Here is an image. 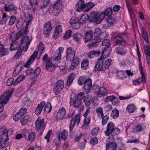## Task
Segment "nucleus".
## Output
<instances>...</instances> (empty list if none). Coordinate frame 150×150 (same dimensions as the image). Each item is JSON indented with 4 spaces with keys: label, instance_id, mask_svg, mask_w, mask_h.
<instances>
[{
    "label": "nucleus",
    "instance_id": "obj_51",
    "mask_svg": "<svg viewBox=\"0 0 150 150\" xmlns=\"http://www.w3.org/2000/svg\"><path fill=\"white\" fill-rule=\"evenodd\" d=\"M96 111L98 116H99L100 115L101 117H103L104 115L103 109L101 107H99L98 108L96 109Z\"/></svg>",
    "mask_w": 150,
    "mask_h": 150
},
{
    "label": "nucleus",
    "instance_id": "obj_22",
    "mask_svg": "<svg viewBox=\"0 0 150 150\" xmlns=\"http://www.w3.org/2000/svg\"><path fill=\"white\" fill-rule=\"evenodd\" d=\"M117 144L114 142L107 143L106 145V150H116Z\"/></svg>",
    "mask_w": 150,
    "mask_h": 150
},
{
    "label": "nucleus",
    "instance_id": "obj_44",
    "mask_svg": "<svg viewBox=\"0 0 150 150\" xmlns=\"http://www.w3.org/2000/svg\"><path fill=\"white\" fill-rule=\"evenodd\" d=\"M86 80V77L84 76H81L79 77L78 79V83L79 85L82 86Z\"/></svg>",
    "mask_w": 150,
    "mask_h": 150
},
{
    "label": "nucleus",
    "instance_id": "obj_64",
    "mask_svg": "<svg viewBox=\"0 0 150 150\" xmlns=\"http://www.w3.org/2000/svg\"><path fill=\"white\" fill-rule=\"evenodd\" d=\"M27 112V110L26 108H22L18 112L19 114L21 116L24 114H25Z\"/></svg>",
    "mask_w": 150,
    "mask_h": 150
},
{
    "label": "nucleus",
    "instance_id": "obj_57",
    "mask_svg": "<svg viewBox=\"0 0 150 150\" xmlns=\"http://www.w3.org/2000/svg\"><path fill=\"white\" fill-rule=\"evenodd\" d=\"M91 117H84L83 122V124L86 126H88L90 122Z\"/></svg>",
    "mask_w": 150,
    "mask_h": 150
},
{
    "label": "nucleus",
    "instance_id": "obj_52",
    "mask_svg": "<svg viewBox=\"0 0 150 150\" xmlns=\"http://www.w3.org/2000/svg\"><path fill=\"white\" fill-rule=\"evenodd\" d=\"M142 126L140 125H138L135 126L133 128V131L135 132H140L142 130Z\"/></svg>",
    "mask_w": 150,
    "mask_h": 150
},
{
    "label": "nucleus",
    "instance_id": "obj_62",
    "mask_svg": "<svg viewBox=\"0 0 150 150\" xmlns=\"http://www.w3.org/2000/svg\"><path fill=\"white\" fill-rule=\"evenodd\" d=\"M89 18V16L87 14H85L83 15L81 17L80 21L81 20L83 22L86 21Z\"/></svg>",
    "mask_w": 150,
    "mask_h": 150
},
{
    "label": "nucleus",
    "instance_id": "obj_5",
    "mask_svg": "<svg viewBox=\"0 0 150 150\" xmlns=\"http://www.w3.org/2000/svg\"><path fill=\"white\" fill-rule=\"evenodd\" d=\"M19 38H15L13 39V38H10V40L12 41L10 47V50L11 51L17 50L20 47H23V46L19 45V41L18 40Z\"/></svg>",
    "mask_w": 150,
    "mask_h": 150
},
{
    "label": "nucleus",
    "instance_id": "obj_48",
    "mask_svg": "<svg viewBox=\"0 0 150 150\" xmlns=\"http://www.w3.org/2000/svg\"><path fill=\"white\" fill-rule=\"evenodd\" d=\"M58 65L60 69L62 70L64 69L66 67V63L64 61L59 62Z\"/></svg>",
    "mask_w": 150,
    "mask_h": 150
},
{
    "label": "nucleus",
    "instance_id": "obj_37",
    "mask_svg": "<svg viewBox=\"0 0 150 150\" xmlns=\"http://www.w3.org/2000/svg\"><path fill=\"white\" fill-rule=\"evenodd\" d=\"M136 108L134 105H129L127 108V110H128L130 113H132L136 110Z\"/></svg>",
    "mask_w": 150,
    "mask_h": 150
},
{
    "label": "nucleus",
    "instance_id": "obj_18",
    "mask_svg": "<svg viewBox=\"0 0 150 150\" xmlns=\"http://www.w3.org/2000/svg\"><path fill=\"white\" fill-rule=\"evenodd\" d=\"M80 62L79 59L77 57H75L72 59L71 63L69 68L71 69H73L76 68L79 64Z\"/></svg>",
    "mask_w": 150,
    "mask_h": 150
},
{
    "label": "nucleus",
    "instance_id": "obj_41",
    "mask_svg": "<svg viewBox=\"0 0 150 150\" xmlns=\"http://www.w3.org/2000/svg\"><path fill=\"white\" fill-rule=\"evenodd\" d=\"M84 96V93L83 92H81L77 94L74 98L80 101H82V100Z\"/></svg>",
    "mask_w": 150,
    "mask_h": 150
},
{
    "label": "nucleus",
    "instance_id": "obj_17",
    "mask_svg": "<svg viewBox=\"0 0 150 150\" xmlns=\"http://www.w3.org/2000/svg\"><path fill=\"white\" fill-rule=\"evenodd\" d=\"M108 91L104 87H100L97 93L98 96L100 98L107 95Z\"/></svg>",
    "mask_w": 150,
    "mask_h": 150
},
{
    "label": "nucleus",
    "instance_id": "obj_60",
    "mask_svg": "<svg viewBox=\"0 0 150 150\" xmlns=\"http://www.w3.org/2000/svg\"><path fill=\"white\" fill-rule=\"evenodd\" d=\"M94 4L92 2H89L86 4V11H88L89 9H91L93 8L94 6Z\"/></svg>",
    "mask_w": 150,
    "mask_h": 150
},
{
    "label": "nucleus",
    "instance_id": "obj_31",
    "mask_svg": "<svg viewBox=\"0 0 150 150\" xmlns=\"http://www.w3.org/2000/svg\"><path fill=\"white\" fill-rule=\"evenodd\" d=\"M62 5V1L60 0H58L56 1L52 5L53 8H56L57 9L60 10Z\"/></svg>",
    "mask_w": 150,
    "mask_h": 150
},
{
    "label": "nucleus",
    "instance_id": "obj_13",
    "mask_svg": "<svg viewBox=\"0 0 150 150\" xmlns=\"http://www.w3.org/2000/svg\"><path fill=\"white\" fill-rule=\"evenodd\" d=\"M92 86V81L91 78H89L86 80L84 84V88L86 91V93L90 92Z\"/></svg>",
    "mask_w": 150,
    "mask_h": 150
},
{
    "label": "nucleus",
    "instance_id": "obj_19",
    "mask_svg": "<svg viewBox=\"0 0 150 150\" xmlns=\"http://www.w3.org/2000/svg\"><path fill=\"white\" fill-rule=\"evenodd\" d=\"M9 52V50L6 48H4L3 45L0 43V57L8 55Z\"/></svg>",
    "mask_w": 150,
    "mask_h": 150
},
{
    "label": "nucleus",
    "instance_id": "obj_42",
    "mask_svg": "<svg viewBox=\"0 0 150 150\" xmlns=\"http://www.w3.org/2000/svg\"><path fill=\"white\" fill-rule=\"evenodd\" d=\"M98 13L95 11L92 12L90 14V19L92 21H94L96 18L98 16Z\"/></svg>",
    "mask_w": 150,
    "mask_h": 150
},
{
    "label": "nucleus",
    "instance_id": "obj_43",
    "mask_svg": "<svg viewBox=\"0 0 150 150\" xmlns=\"http://www.w3.org/2000/svg\"><path fill=\"white\" fill-rule=\"evenodd\" d=\"M104 50L102 52V55L103 56L104 54L106 55L109 54L111 51V48L109 47H106L104 48Z\"/></svg>",
    "mask_w": 150,
    "mask_h": 150
},
{
    "label": "nucleus",
    "instance_id": "obj_24",
    "mask_svg": "<svg viewBox=\"0 0 150 150\" xmlns=\"http://www.w3.org/2000/svg\"><path fill=\"white\" fill-rule=\"evenodd\" d=\"M100 53L99 50H92L90 51L88 54V57L91 58H93L95 56H98Z\"/></svg>",
    "mask_w": 150,
    "mask_h": 150
},
{
    "label": "nucleus",
    "instance_id": "obj_16",
    "mask_svg": "<svg viewBox=\"0 0 150 150\" xmlns=\"http://www.w3.org/2000/svg\"><path fill=\"white\" fill-rule=\"evenodd\" d=\"M45 105L44 101H42L40 102L36 108L35 111V113L37 115H39L42 111V109Z\"/></svg>",
    "mask_w": 150,
    "mask_h": 150
},
{
    "label": "nucleus",
    "instance_id": "obj_10",
    "mask_svg": "<svg viewBox=\"0 0 150 150\" xmlns=\"http://www.w3.org/2000/svg\"><path fill=\"white\" fill-rule=\"evenodd\" d=\"M0 132L2 133L0 136V141L5 143L8 139V131L6 129L3 128L0 129Z\"/></svg>",
    "mask_w": 150,
    "mask_h": 150
},
{
    "label": "nucleus",
    "instance_id": "obj_2",
    "mask_svg": "<svg viewBox=\"0 0 150 150\" xmlns=\"http://www.w3.org/2000/svg\"><path fill=\"white\" fill-rule=\"evenodd\" d=\"M69 104L70 106L77 108L79 111H81L84 109L82 101L76 100L72 97L70 98Z\"/></svg>",
    "mask_w": 150,
    "mask_h": 150
},
{
    "label": "nucleus",
    "instance_id": "obj_29",
    "mask_svg": "<svg viewBox=\"0 0 150 150\" xmlns=\"http://www.w3.org/2000/svg\"><path fill=\"white\" fill-rule=\"evenodd\" d=\"M43 4L41 6V8L43 11L45 13L49 11L50 9V8H48V5L49 2H42Z\"/></svg>",
    "mask_w": 150,
    "mask_h": 150
},
{
    "label": "nucleus",
    "instance_id": "obj_53",
    "mask_svg": "<svg viewBox=\"0 0 150 150\" xmlns=\"http://www.w3.org/2000/svg\"><path fill=\"white\" fill-rule=\"evenodd\" d=\"M35 134L34 132H32L28 134V137L27 138L28 140L33 141L35 139Z\"/></svg>",
    "mask_w": 150,
    "mask_h": 150
},
{
    "label": "nucleus",
    "instance_id": "obj_26",
    "mask_svg": "<svg viewBox=\"0 0 150 150\" xmlns=\"http://www.w3.org/2000/svg\"><path fill=\"white\" fill-rule=\"evenodd\" d=\"M52 28L51 23L50 21L46 22L43 25V30H52Z\"/></svg>",
    "mask_w": 150,
    "mask_h": 150
},
{
    "label": "nucleus",
    "instance_id": "obj_46",
    "mask_svg": "<svg viewBox=\"0 0 150 150\" xmlns=\"http://www.w3.org/2000/svg\"><path fill=\"white\" fill-rule=\"evenodd\" d=\"M68 132L67 130H64L61 134V138L64 140H66L67 137Z\"/></svg>",
    "mask_w": 150,
    "mask_h": 150
},
{
    "label": "nucleus",
    "instance_id": "obj_58",
    "mask_svg": "<svg viewBox=\"0 0 150 150\" xmlns=\"http://www.w3.org/2000/svg\"><path fill=\"white\" fill-rule=\"evenodd\" d=\"M21 65H22L21 64H18L16 67V69H15L14 72H15V73H19L22 70L23 67H21Z\"/></svg>",
    "mask_w": 150,
    "mask_h": 150
},
{
    "label": "nucleus",
    "instance_id": "obj_14",
    "mask_svg": "<svg viewBox=\"0 0 150 150\" xmlns=\"http://www.w3.org/2000/svg\"><path fill=\"white\" fill-rule=\"evenodd\" d=\"M66 115V110L64 108L62 107L59 110L56 117L57 118L62 120L65 118Z\"/></svg>",
    "mask_w": 150,
    "mask_h": 150
},
{
    "label": "nucleus",
    "instance_id": "obj_35",
    "mask_svg": "<svg viewBox=\"0 0 150 150\" xmlns=\"http://www.w3.org/2000/svg\"><path fill=\"white\" fill-rule=\"evenodd\" d=\"M30 118V116L27 115L21 119L20 122L22 125H26L28 122Z\"/></svg>",
    "mask_w": 150,
    "mask_h": 150
},
{
    "label": "nucleus",
    "instance_id": "obj_59",
    "mask_svg": "<svg viewBox=\"0 0 150 150\" xmlns=\"http://www.w3.org/2000/svg\"><path fill=\"white\" fill-rule=\"evenodd\" d=\"M14 79L13 78H11L8 79L7 81L6 84L7 86H10L12 84L13 85V81Z\"/></svg>",
    "mask_w": 150,
    "mask_h": 150
},
{
    "label": "nucleus",
    "instance_id": "obj_55",
    "mask_svg": "<svg viewBox=\"0 0 150 150\" xmlns=\"http://www.w3.org/2000/svg\"><path fill=\"white\" fill-rule=\"evenodd\" d=\"M116 52L117 54L122 55L125 54V52L123 51V49L122 48L118 47H116Z\"/></svg>",
    "mask_w": 150,
    "mask_h": 150
},
{
    "label": "nucleus",
    "instance_id": "obj_33",
    "mask_svg": "<svg viewBox=\"0 0 150 150\" xmlns=\"http://www.w3.org/2000/svg\"><path fill=\"white\" fill-rule=\"evenodd\" d=\"M119 112L116 108H115L112 110L111 116L113 119L117 118L119 116Z\"/></svg>",
    "mask_w": 150,
    "mask_h": 150
},
{
    "label": "nucleus",
    "instance_id": "obj_21",
    "mask_svg": "<svg viewBox=\"0 0 150 150\" xmlns=\"http://www.w3.org/2000/svg\"><path fill=\"white\" fill-rule=\"evenodd\" d=\"M51 59L49 58L48 61L46 63V68L49 71H51L53 70V69L55 67V66L52 62H51Z\"/></svg>",
    "mask_w": 150,
    "mask_h": 150
},
{
    "label": "nucleus",
    "instance_id": "obj_6",
    "mask_svg": "<svg viewBox=\"0 0 150 150\" xmlns=\"http://www.w3.org/2000/svg\"><path fill=\"white\" fill-rule=\"evenodd\" d=\"M45 126L44 119H42L40 117H39L35 122V129L38 131L41 129L43 130Z\"/></svg>",
    "mask_w": 150,
    "mask_h": 150
},
{
    "label": "nucleus",
    "instance_id": "obj_34",
    "mask_svg": "<svg viewBox=\"0 0 150 150\" xmlns=\"http://www.w3.org/2000/svg\"><path fill=\"white\" fill-rule=\"evenodd\" d=\"M105 21L108 25L113 24L116 22V19L114 18L109 17L105 20Z\"/></svg>",
    "mask_w": 150,
    "mask_h": 150
},
{
    "label": "nucleus",
    "instance_id": "obj_27",
    "mask_svg": "<svg viewBox=\"0 0 150 150\" xmlns=\"http://www.w3.org/2000/svg\"><path fill=\"white\" fill-rule=\"evenodd\" d=\"M101 41V38H95L91 41H92L91 43L88 44V46L91 48L92 47H94L96 45V44L97 43H99Z\"/></svg>",
    "mask_w": 150,
    "mask_h": 150
},
{
    "label": "nucleus",
    "instance_id": "obj_28",
    "mask_svg": "<svg viewBox=\"0 0 150 150\" xmlns=\"http://www.w3.org/2000/svg\"><path fill=\"white\" fill-rule=\"evenodd\" d=\"M4 9L5 11H13L16 10V7L13 5L11 4L7 6L6 4H4Z\"/></svg>",
    "mask_w": 150,
    "mask_h": 150
},
{
    "label": "nucleus",
    "instance_id": "obj_7",
    "mask_svg": "<svg viewBox=\"0 0 150 150\" xmlns=\"http://www.w3.org/2000/svg\"><path fill=\"white\" fill-rule=\"evenodd\" d=\"M64 87V82L62 80H59L56 83L54 91L56 94L59 93Z\"/></svg>",
    "mask_w": 150,
    "mask_h": 150
},
{
    "label": "nucleus",
    "instance_id": "obj_4",
    "mask_svg": "<svg viewBox=\"0 0 150 150\" xmlns=\"http://www.w3.org/2000/svg\"><path fill=\"white\" fill-rule=\"evenodd\" d=\"M105 58L103 56L101 55L98 59L97 64L95 67V71H104L103 62L104 61Z\"/></svg>",
    "mask_w": 150,
    "mask_h": 150
},
{
    "label": "nucleus",
    "instance_id": "obj_40",
    "mask_svg": "<svg viewBox=\"0 0 150 150\" xmlns=\"http://www.w3.org/2000/svg\"><path fill=\"white\" fill-rule=\"evenodd\" d=\"M112 60L110 59H108L105 61L103 64L105 70L109 68L111 64Z\"/></svg>",
    "mask_w": 150,
    "mask_h": 150
},
{
    "label": "nucleus",
    "instance_id": "obj_30",
    "mask_svg": "<svg viewBox=\"0 0 150 150\" xmlns=\"http://www.w3.org/2000/svg\"><path fill=\"white\" fill-rule=\"evenodd\" d=\"M44 106V110L45 113L48 114L52 110V106L50 102H47Z\"/></svg>",
    "mask_w": 150,
    "mask_h": 150
},
{
    "label": "nucleus",
    "instance_id": "obj_1",
    "mask_svg": "<svg viewBox=\"0 0 150 150\" xmlns=\"http://www.w3.org/2000/svg\"><path fill=\"white\" fill-rule=\"evenodd\" d=\"M44 50V45L42 43L40 42L38 46V51H34L26 63L25 64L24 66L27 67H28L35 60L37 56L38 53L39 52L41 54Z\"/></svg>",
    "mask_w": 150,
    "mask_h": 150
},
{
    "label": "nucleus",
    "instance_id": "obj_38",
    "mask_svg": "<svg viewBox=\"0 0 150 150\" xmlns=\"http://www.w3.org/2000/svg\"><path fill=\"white\" fill-rule=\"evenodd\" d=\"M31 42L30 40H29V38H22L21 40V44H25V46L27 47L29 45Z\"/></svg>",
    "mask_w": 150,
    "mask_h": 150
},
{
    "label": "nucleus",
    "instance_id": "obj_15",
    "mask_svg": "<svg viewBox=\"0 0 150 150\" xmlns=\"http://www.w3.org/2000/svg\"><path fill=\"white\" fill-rule=\"evenodd\" d=\"M62 33V28L60 25L56 26L54 30L53 37L58 38L60 37Z\"/></svg>",
    "mask_w": 150,
    "mask_h": 150
},
{
    "label": "nucleus",
    "instance_id": "obj_12",
    "mask_svg": "<svg viewBox=\"0 0 150 150\" xmlns=\"http://www.w3.org/2000/svg\"><path fill=\"white\" fill-rule=\"evenodd\" d=\"M71 27L74 29L77 28L79 26L80 21L77 17H72L70 21Z\"/></svg>",
    "mask_w": 150,
    "mask_h": 150
},
{
    "label": "nucleus",
    "instance_id": "obj_20",
    "mask_svg": "<svg viewBox=\"0 0 150 150\" xmlns=\"http://www.w3.org/2000/svg\"><path fill=\"white\" fill-rule=\"evenodd\" d=\"M27 49V47L23 46V47H20L15 55L14 57L16 59H18L21 56L22 51L26 52Z\"/></svg>",
    "mask_w": 150,
    "mask_h": 150
},
{
    "label": "nucleus",
    "instance_id": "obj_49",
    "mask_svg": "<svg viewBox=\"0 0 150 150\" xmlns=\"http://www.w3.org/2000/svg\"><path fill=\"white\" fill-rule=\"evenodd\" d=\"M101 117L102 118V124L103 125H105L106 124L109 120V116L106 115L104 116L103 115V117Z\"/></svg>",
    "mask_w": 150,
    "mask_h": 150
},
{
    "label": "nucleus",
    "instance_id": "obj_50",
    "mask_svg": "<svg viewBox=\"0 0 150 150\" xmlns=\"http://www.w3.org/2000/svg\"><path fill=\"white\" fill-rule=\"evenodd\" d=\"M75 54H67L66 60L67 61L70 62L72 61V59L75 57Z\"/></svg>",
    "mask_w": 150,
    "mask_h": 150
},
{
    "label": "nucleus",
    "instance_id": "obj_8",
    "mask_svg": "<svg viewBox=\"0 0 150 150\" xmlns=\"http://www.w3.org/2000/svg\"><path fill=\"white\" fill-rule=\"evenodd\" d=\"M74 117V119L73 118L71 120L69 125V132L70 133L71 132V131L74 127V125L75 124L78 125L80 121V117L78 115H76Z\"/></svg>",
    "mask_w": 150,
    "mask_h": 150
},
{
    "label": "nucleus",
    "instance_id": "obj_63",
    "mask_svg": "<svg viewBox=\"0 0 150 150\" xmlns=\"http://www.w3.org/2000/svg\"><path fill=\"white\" fill-rule=\"evenodd\" d=\"M41 71V69L39 67H37L34 71V74L37 76H38Z\"/></svg>",
    "mask_w": 150,
    "mask_h": 150
},
{
    "label": "nucleus",
    "instance_id": "obj_32",
    "mask_svg": "<svg viewBox=\"0 0 150 150\" xmlns=\"http://www.w3.org/2000/svg\"><path fill=\"white\" fill-rule=\"evenodd\" d=\"M84 102L86 106H88L91 104L92 101L91 97L89 96H85L83 98Z\"/></svg>",
    "mask_w": 150,
    "mask_h": 150
},
{
    "label": "nucleus",
    "instance_id": "obj_61",
    "mask_svg": "<svg viewBox=\"0 0 150 150\" xmlns=\"http://www.w3.org/2000/svg\"><path fill=\"white\" fill-rule=\"evenodd\" d=\"M115 97L114 96H107L105 99L104 101L107 102L109 101H112L114 100Z\"/></svg>",
    "mask_w": 150,
    "mask_h": 150
},
{
    "label": "nucleus",
    "instance_id": "obj_56",
    "mask_svg": "<svg viewBox=\"0 0 150 150\" xmlns=\"http://www.w3.org/2000/svg\"><path fill=\"white\" fill-rule=\"evenodd\" d=\"M102 45H105L106 47L110 46V41L107 39H105L103 41Z\"/></svg>",
    "mask_w": 150,
    "mask_h": 150
},
{
    "label": "nucleus",
    "instance_id": "obj_3",
    "mask_svg": "<svg viewBox=\"0 0 150 150\" xmlns=\"http://www.w3.org/2000/svg\"><path fill=\"white\" fill-rule=\"evenodd\" d=\"M14 91V89L12 88L9 91L6 92L4 94L2 95L0 98V100L1 101L0 103L4 104H6L8 102L9 98Z\"/></svg>",
    "mask_w": 150,
    "mask_h": 150
},
{
    "label": "nucleus",
    "instance_id": "obj_11",
    "mask_svg": "<svg viewBox=\"0 0 150 150\" xmlns=\"http://www.w3.org/2000/svg\"><path fill=\"white\" fill-rule=\"evenodd\" d=\"M115 128L114 124L112 122L108 123L107 125L106 130L104 132L105 135L109 136L114 132Z\"/></svg>",
    "mask_w": 150,
    "mask_h": 150
},
{
    "label": "nucleus",
    "instance_id": "obj_45",
    "mask_svg": "<svg viewBox=\"0 0 150 150\" xmlns=\"http://www.w3.org/2000/svg\"><path fill=\"white\" fill-rule=\"evenodd\" d=\"M103 12L105 13V15L110 16L112 14V8H107L104 10Z\"/></svg>",
    "mask_w": 150,
    "mask_h": 150
},
{
    "label": "nucleus",
    "instance_id": "obj_54",
    "mask_svg": "<svg viewBox=\"0 0 150 150\" xmlns=\"http://www.w3.org/2000/svg\"><path fill=\"white\" fill-rule=\"evenodd\" d=\"M16 19V17L14 16H11L10 18V20L8 22V25L11 26L14 23Z\"/></svg>",
    "mask_w": 150,
    "mask_h": 150
},
{
    "label": "nucleus",
    "instance_id": "obj_47",
    "mask_svg": "<svg viewBox=\"0 0 150 150\" xmlns=\"http://www.w3.org/2000/svg\"><path fill=\"white\" fill-rule=\"evenodd\" d=\"M7 16V15L6 13H4L3 14L2 19L0 18V25H1L6 23V20L5 19Z\"/></svg>",
    "mask_w": 150,
    "mask_h": 150
},
{
    "label": "nucleus",
    "instance_id": "obj_9",
    "mask_svg": "<svg viewBox=\"0 0 150 150\" xmlns=\"http://www.w3.org/2000/svg\"><path fill=\"white\" fill-rule=\"evenodd\" d=\"M86 4H85L83 0H80L76 5V10L79 12L82 11H86Z\"/></svg>",
    "mask_w": 150,
    "mask_h": 150
},
{
    "label": "nucleus",
    "instance_id": "obj_23",
    "mask_svg": "<svg viewBox=\"0 0 150 150\" xmlns=\"http://www.w3.org/2000/svg\"><path fill=\"white\" fill-rule=\"evenodd\" d=\"M16 35V38H29V37L27 35H25L23 32H22L21 30H19L18 32L16 33L15 32H13L10 35V38H12L14 37Z\"/></svg>",
    "mask_w": 150,
    "mask_h": 150
},
{
    "label": "nucleus",
    "instance_id": "obj_39",
    "mask_svg": "<svg viewBox=\"0 0 150 150\" xmlns=\"http://www.w3.org/2000/svg\"><path fill=\"white\" fill-rule=\"evenodd\" d=\"M89 61L87 59L83 60L81 64V68L83 69H86L89 65Z\"/></svg>",
    "mask_w": 150,
    "mask_h": 150
},
{
    "label": "nucleus",
    "instance_id": "obj_25",
    "mask_svg": "<svg viewBox=\"0 0 150 150\" xmlns=\"http://www.w3.org/2000/svg\"><path fill=\"white\" fill-rule=\"evenodd\" d=\"M139 71L142 75V80H141V81H142V82L145 83L146 81V78H145V76L143 72V69L142 67V64L141 62L139 63Z\"/></svg>",
    "mask_w": 150,
    "mask_h": 150
},
{
    "label": "nucleus",
    "instance_id": "obj_36",
    "mask_svg": "<svg viewBox=\"0 0 150 150\" xmlns=\"http://www.w3.org/2000/svg\"><path fill=\"white\" fill-rule=\"evenodd\" d=\"M115 73L118 77L120 79H123L126 78L124 75L125 73L124 71L117 70L115 71Z\"/></svg>",
    "mask_w": 150,
    "mask_h": 150
}]
</instances>
